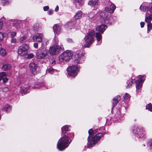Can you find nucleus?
I'll list each match as a JSON object with an SVG mask.
<instances>
[{"instance_id": "1", "label": "nucleus", "mask_w": 152, "mask_h": 152, "mask_svg": "<svg viewBox=\"0 0 152 152\" xmlns=\"http://www.w3.org/2000/svg\"><path fill=\"white\" fill-rule=\"evenodd\" d=\"M88 132L89 136L88 138V145L91 147H93L103 136L102 133H98L94 137H93L92 136L94 134V132L92 129H89Z\"/></svg>"}, {"instance_id": "2", "label": "nucleus", "mask_w": 152, "mask_h": 152, "mask_svg": "<svg viewBox=\"0 0 152 152\" xmlns=\"http://www.w3.org/2000/svg\"><path fill=\"white\" fill-rule=\"evenodd\" d=\"M71 142L69 138L64 135L59 140L57 144V147L60 151L64 150L69 146Z\"/></svg>"}, {"instance_id": "3", "label": "nucleus", "mask_w": 152, "mask_h": 152, "mask_svg": "<svg viewBox=\"0 0 152 152\" xmlns=\"http://www.w3.org/2000/svg\"><path fill=\"white\" fill-rule=\"evenodd\" d=\"M95 33V31L92 30L89 32L84 38L85 43L84 45L85 48H88L94 41V35Z\"/></svg>"}, {"instance_id": "4", "label": "nucleus", "mask_w": 152, "mask_h": 152, "mask_svg": "<svg viewBox=\"0 0 152 152\" xmlns=\"http://www.w3.org/2000/svg\"><path fill=\"white\" fill-rule=\"evenodd\" d=\"M48 50L45 48H40L38 49L36 55V58L38 59H42L44 58L48 55Z\"/></svg>"}, {"instance_id": "5", "label": "nucleus", "mask_w": 152, "mask_h": 152, "mask_svg": "<svg viewBox=\"0 0 152 152\" xmlns=\"http://www.w3.org/2000/svg\"><path fill=\"white\" fill-rule=\"evenodd\" d=\"M72 54L70 52L67 51L64 52L59 56V60L61 62L68 61L72 58Z\"/></svg>"}, {"instance_id": "6", "label": "nucleus", "mask_w": 152, "mask_h": 152, "mask_svg": "<svg viewBox=\"0 0 152 152\" xmlns=\"http://www.w3.org/2000/svg\"><path fill=\"white\" fill-rule=\"evenodd\" d=\"M75 63L81 64L84 62L85 57L80 51H77L76 52L75 54Z\"/></svg>"}, {"instance_id": "7", "label": "nucleus", "mask_w": 152, "mask_h": 152, "mask_svg": "<svg viewBox=\"0 0 152 152\" xmlns=\"http://www.w3.org/2000/svg\"><path fill=\"white\" fill-rule=\"evenodd\" d=\"M78 70L77 67L75 65L70 66L67 69L68 75L73 77L77 75Z\"/></svg>"}, {"instance_id": "8", "label": "nucleus", "mask_w": 152, "mask_h": 152, "mask_svg": "<svg viewBox=\"0 0 152 152\" xmlns=\"http://www.w3.org/2000/svg\"><path fill=\"white\" fill-rule=\"evenodd\" d=\"M28 49L29 47L27 44H23L19 47L18 50V53L21 56L26 55L28 53Z\"/></svg>"}, {"instance_id": "9", "label": "nucleus", "mask_w": 152, "mask_h": 152, "mask_svg": "<svg viewBox=\"0 0 152 152\" xmlns=\"http://www.w3.org/2000/svg\"><path fill=\"white\" fill-rule=\"evenodd\" d=\"M63 48L62 45H54L50 48L49 52L51 55H55L58 54L59 51L62 50Z\"/></svg>"}, {"instance_id": "10", "label": "nucleus", "mask_w": 152, "mask_h": 152, "mask_svg": "<svg viewBox=\"0 0 152 152\" xmlns=\"http://www.w3.org/2000/svg\"><path fill=\"white\" fill-rule=\"evenodd\" d=\"M109 12L105 10L104 12L101 13L100 16L101 18V19L102 20L104 21L105 23H108L109 22V20L110 18V14H109Z\"/></svg>"}, {"instance_id": "11", "label": "nucleus", "mask_w": 152, "mask_h": 152, "mask_svg": "<svg viewBox=\"0 0 152 152\" xmlns=\"http://www.w3.org/2000/svg\"><path fill=\"white\" fill-rule=\"evenodd\" d=\"M132 131L137 137H144V132L143 129L139 128L137 126H134Z\"/></svg>"}, {"instance_id": "12", "label": "nucleus", "mask_w": 152, "mask_h": 152, "mask_svg": "<svg viewBox=\"0 0 152 152\" xmlns=\"http://www.w3.org/2000/svg\"><path fill=\"white\" fill-rule=\"evenodd\" d=\"M43 34L37 33L35 34L33 37V40L34 42H41L42 41Z\"/></svg>"}, {"instance_id": "13", "label": "nucleus", "mask_w": 152, "mask_h": 152, "mask_svg": "<svg viewBox=\"0 0 152 152\" xmlns=\"http://www.w3.org/2000/svg\"><path fill=\"white\" fill-rule=\"evenodd\" d=\"M145 76H143L140 78L136 82V86L137 89H139L141 88L142 86V83L145 80Z\"/></svg>"}, {"instance_id": "14", "label": "nucleus", "mask_w": 152, "mask_h": 152, "mask_svg": "<svg viewBox=\"0 0 152 152\" xmlns=\"http://www.w3.org/2000/svg\"><path fill=\"white\" fill-rule=\"evenodd\" d=\"M38 66L37 64L34 62L31 63L30 65V69L34 74H37V69Z\"/></svg>"}, {"instance_id": "15", "label": "nucleus", "mask_w": 152, "mask_h": 152, "mask_svg": "<svg viewBox=\"0 0 152 152\" xmlns=\"http://www.w3.org/2000/svg\"><path fill=\"white\" fill-rule=\"evenodd\" d=\"M53 29L55 34L59 35L61 32V26L58 24H55L53 26Z\"/></svg>"}, {"instance_id": "16", "label": "nucleus", "mask_w": 152, "mask_h": 152, "mask_svg": "<svg viewBox=\"0 0 152 152\" xmlns=\"http://www.w3.org/2000/svg\"><path fill=\"white\" fill-rule=\"evenodd\" d=\"M107 28V27L106 25L102 24L97 27L96 28V30L97 31L103 33Z\"/></svg>"}, {"instance_id": "17", "label": "nucleus", "mask_w": 152, "mask_h": 152, "mask_svg": "<svg viewBox=\"0 0 152 152\" xmlns=\"http://www.w3.org/2000/svg\"><path fill=\"white\" fill-rule=\"evenodd\" d=\"M75 23V21L71 20L67 22L65 25V26L67 30L72 29L73 27V26Z\"/></svg>"}, {"instance_id": "18", "label": "nucleus", "mask_w": 152, "mask_h": 152, "mask_svg": "<svg viewBox=\"0 0 152 152\" xmlns=\"http://www.w3.org/2000/svg\"><path fill=\"white\" fill-rule=\"evenodd\" d=\"M115 8L116 7L114 4H112L110 5V8L106 7H105V10L109 11L110 13L111 12L112 13L114 12Z\"/></svg>"}, {"instance_id": "19", "label": "nucleus", "mask_w": 152, "mask_h": 152, "mask_svg": "<svg viewBox=\"0 0 152 152\" xmlns=\"http://www.w3.org/2000/svg\"><path fill=\"white\" fill-rule=\"evenodd\" d=\"M121 97L120 96H117L115 98L113 99V105L112 110L113 108L117 104V103L120 100Z\"/></svg>"}, {"instance_id": "20", "label": "nucleus", "mask_w": 152, "mask_h": 152, "mask_svg": "<svg viewBox=\"0 0 152 152\" xmlns=\"http://www.w3.org/2000/svg\"><path fill=\"white\" fill-rule=\"evenodd\" d=\"M148 12H147L145 14L146 17L145 21L147 23H150L152 20V15L150 14L148 16Z\"/></svg>"}, {"instance_id": "21", "label": "nucleus", "mask_w": 152, "mask_h": 152, "mask_svg": "<svg viewBox=\"0 0 152 152\" xmlns=\"http://www.w3.org/2000/svg\"><path fill=\"white\" fill-rule=\"evenodd\" d=\"M12 24L17 29L20 28L21 27V24L19 21H15L12 23Z\"/></svg>"}, {"instance_id": "22", "label": "nucleus", "mask_w": 152, "mask_h": 152, "mask_svg": "<svg viewBox=\"0 0 152 152\" xmlns=\"http://www.w3.org/2000/svg\"><path fill=\"white\" fill-rule=\"evenodd\" d=\"M150 7V6L148 5L142 6V5L140 7V9L142 11L145 12L149 9Z\"/></svg>"}, {"instance_id": "23", "label": "nucleus", "mask_w": 152, "mask_h": 152, "mask_svg": "<svg viewBox=\"0 0 152 152\" xmlns=\"http://www.w3.org/2000/svg\"><path fill=\"white\" fill-rule=\"evenodd\" d=\"M82 12L80 11H79L76 12L74 17L75 19H78L80 18L82 16Z\"/></svg>"}, {"instance_id": "24", "label": "nucleus", "mask_w": 152, "mask_h": 152, "mask_svg": "<svg viewBox=\"0 0 152 152\" xmlns=\"http://www.w3.org/2000/svg\"><path fill=\"white\" fill-rule=\"evenodd\" d=\"M69 126L65 125L61 128V132L62 134H65L67 131H69Z\"/></svg>"}, {"instance_id": "25", "label": "nucleus", "mask_w": 152, "mask_h": 152, "mask_svg": "<svg viewBox=\"0 0 152 152\" xmlns=\"http://www.w3.org/2000/svg\"><path fill=\"white\" fill-rule=\"evenodd\" d=\"M3 25V22L0 20V30L1 29ZM4 37V33L2 32H0V41L2 40Z\"/></svg>"}, {"instance_id": "26", "label": "nucleus", "mask_w": 152, "mask_h": 152, "mask_svg": "<svg viewBox=\"0 0 152 152\" xmlns=\"http://www.w3.org/2000/svg\"><path fill=\"white\" fill-rule=\"evenodd\" d=\"M98 0H91L89 1L88 4L91 6H94L97 3Z\"/></svg>"}, {"instance_id": "27", "label": "nucleus", "mask_w": 152, "mask_h": 152, "mask_svg": "<svg viewBox=\"0 0 152 152\" xmlns=\"http://www.w3.org/2000/svg\"><path fill=\"white\" fill-rule=\"evenodd\" d=\"M11 106L10 105L7 104L5 105L4 108L3 110L6 111L7 112H9L10 110H11Z\"/></svg>"}, {"instance_id": "28", "label": "nucleus", "mask_w": 152, "mask_h": 152, "mask_svg": "<svg viewBox=\"0 0 152 152\" xmlns=\"http://www.w3.org/2000/svg\"><path fill=\"white\" fill-rule=\"evenodd\" d=\"M96 37L97 41H99L102 38V35L99 33L97 32L96 33Z\"/></svg>"}, {"instance_id": "29", "label": "nucleus", "mask_w": 152, "mask_h": 152, "mask_svg": "<svg viewBox=\"0 0 152 152\" xmlns=\"http://www.w3.org/2000/svg\"><path fill=\"white\" fill-rule=\"evenodd\" d=\"M7 52L3 48L1 49L0 51V54L3 56H5Z\"/></svg>"}, {"instance_id": "30", "label": "nucleus", "mask_w": 152, "mask_h": 152, "mask_svg": "<svg viewBox=\"0 0 152 152\" xmlns=\"http://www.w3.org/2000/svg\"><path fill=\"white\" fill-rule=\"evenodd\" d=\"M10 64L4 65L3 66L2 69L4 70H7L10 68Z\"/></svg>"}, {"instance_id": "31", "label": "nucleus", "mask_w": 152, "mask_h": 152, "mask_svg": "<svg viewBox=\"0 0 152 152\" xmlns=\"http://www.w3.org/2000/svg\"><path fill=\"white\" fill-rule=\"evenodd\" d=\"M30 87L29 86H28L27 87H26L25 89H22L21 90V92L22 94H26L27 92L28 89H29Z\"/></svg>"}, {"instance_id": "32", "label": "nucleus", "mask_w": 152, "mask_h": 152, "mask_svg": "<svg viewBox=\"0 0 152 152\" xmlns=\"http://www.w3.org/2000/svg\"><path fill=\"white\" fill-rule=\"evenodd\" d=\"M146 109L152 112V104L150 103L148 104L146 106Z\"/></svg>"}, {"instance_id": "33", "label": "nucleus", "mask_w": 152, "mask_h": 152, "mask_svg": "<svg viewBox=\"0 0 152 152\" xmlns=\"http://www.w3.org/2000/svg\"><path fill=\"white\" fill-rule=\"evenodd\" d=\"M55 69L52 67H50L49 69H48L47 71L48 72L50 73V74H52L53 72H54Z\"/></svg>"}, {"instance_id": "34", "label": "nucleus", "mask_w": 152, "mask_h": 152, "mask_svg": "<svg viewBox=\"0 0 152 152\" xmlns=\"http://www.w3.org/2000/svg\"><path fill=\"white\" fill-rule=\"evenodd\" d=\"M6 76V74L4 72L0 73V81L1 80L3 77Z\"/></svg>"}, {"instance_id": "35", "label": "nucleus", "mask_w": 152, "mask_h": 152, "mask_svg": "<svg viewBox=\"0 0 152 152\" xmlns=\"http://www.w3.org/2000/svg\"><path fill=\"white\" fill-rule=\"evenodd\" d=\"M10 37L11 38H15L14 37L16 36V33L12 31V32H11L10 33Z\"/></svg>"}, {"instance_id": "36", "label": "nucleus", "mask_w": 152, "mask_h": 152, "mask_svg": "<svg viewBox=\"0 0 152 152\" xmlns=\"http://www.w3.org/2000/svg\"><path fill=\"white\" fill-rule=\"evenodd\" d=\"M148 25V31H150L152 29V24L151 23H147Z\"/></svg>"}, {"instance_id": "37", "label": "nucleus", "mask_w": 152, "mask_h": 152, "mask_svg": "<svg viewBox=\"0 0 152 152\" xmlns=\"http://www.w3.org/2000/svg\"><path fill=\"white\" fill-rule=\"evenodd\" d=\"M2 91L4 93H7L9 91V89L7 87H5L3 88H2Z\"/></svg>"}, {"instance_id": "38", "label": "nucleus", "mask_w": 152, "mask_h": 152, "mask_svg": "<svg viewBox=\"0 0 152 152\" xmlns=\"http://www.w3.org/2000/svg\"><path fill=\"white\" fill-rule=\"evenodd\" d=\"M53 42L54 44H57L58 43V38L55 37L53 40Z\"/></svg>"}, {"instance_id": "39", "label": "nucleus", "mask_w": 152, "mask_h": 152, "mask_svg": "<svg viewBox=\"0 0 152 152\" xmlns=\"http://www.w3.org/2000/svg\"><path fill=\"white\" fill-rule=\"evenodd\" d=\"M94 16V14L93 12H91L89 13L88 17L90 18H92Z\"/></svg>"}, {"instance_id": "40", "label": "nucleus", "mask_w": 152, "mask_h": 152, "mask_svg": "<svg viewBox=\"0 0 152 152\" xmlns=\"http://www.w3.org/2000/svg\"><path fill=\"white\" fill-rule=\"evenodd\" d=\"M130 96L129 94L127 93H126L125 94V95L124 96V99H128L130 98Z\"/></svg>"}, {"instance_id": "41", "label": "nucleus", "mask_w": 152, "mask_h": 152, "mask_svg": "<svg viewBox=\"0 0 152 152\" xmlns=\"http://www.w3.org/2000/svg\"><path fill=\"white\" fill-rule=\"evenodd\" d=\"M2 79H3V82L4 83H6L8 81V79L5 76L3 77Z\"/></svg>"}, {"instance_id": "42", "label": "nucleus", "mask_w": 152, "mask_h": 152, "mask_svg": "<svg viewBox=\"0 0 152 152\" xmlns=\"http://www.w3.org/2000/svg\"><path fill=\"white\" fill-rule=\"evenodd\" d=\"M34 56V55L32 53L29 54L27 56V57L28 58H31Z\"/></svg>"}, {"instance_id": "43", "label": "nucleus", "mask_w": 152, "mask_h": 152, "mask_svg": "<svg viewBox=\"0 0 152 152\" xmlns=\"http://www.w3.org/2000/svg\"><path fill=\"white\" fill-rule=\"evenodd\" d=\"M26 39V37L25 36H23L21 37L19 39V41L20 42H22Z\"/></svg>"}, {"instance_id": "44", "label": "nucleus", "mask_w": 152, "mask_h": 152, "mask_svg": "<svg viewBox=\"0 0 152 152\" xmlns=\"http://www.w3.org/2000/svg\"><path fill=\"white\" fill-rule=\"evenodd\" d=\"M11 41L12 43H15L17 42V39L15 38H11Z\"/></svg>"}, {"instance_id": "45", "label": "nucleus", "mask_w": 152, "mask_h": 152, "mask_svg": "<svg viewBox=\"0 0 152 152\" xmlns=\"http://www.w3.org/2000/svg\"><path fill=\"white\" fill-rule=\"evenodd\" d=\"M133 82L132 81L129 82V84L127 85L126 86L127 88H129L132 87Z\"/></svg>"}, {"instance_id": "46", "label": "nucleus", "mask_w": 152, "mask_h": 152, "mask_svg": "<svg viewBox=\"0 0 152 152\" xmlns=\"http://www.w3.org/2000/svg\"><path fill=\"white\" fill-rule=\"evenodd\" d=\"M49 8V7L48 6H45L43 7V10L45 11L47 10Z\"/></svg>"}, {"instance_id": "47", "label": "nucleus", "mask_w": 152, "mask_h": 152, "mask_svg": "<svg viewBox=\"0 0 152 152\" xmlns=\"http://www.w3.org/2000/svg\"><path fill=\"white\" fill-rule=\"evenodd\" d=\"M144 25L145 23L144 22H142L140 23L141 27L142 28H143L144 26Z\"/></svg>"}, {"instance_id": "48", "label": "nucleus", "mask_w": 152, "mask_h": 152, "mask_svg": "<svg viewBox=\"0 0 152 152\" xmlns=\"http://www.w3.org/2000/svg\"><path fill=\"white\" fill-rule=\"evenodd\" d=\"M34 47L37 48H38V44L37 43H34Z\"/></svg>"}, {"instance_id": "49", "label": "nucleus", "mask_w": 152, "mask_h": 152, "mask_svg": "<svg viewBox=\"0 0 152 152\" xmlns=\"http://www.w3.org/2000/svg\"><path fill=\"white\" fill-rule=\"evenodd\" d=\"M53 11L52 10H50L48 12V14L50 15H51L53 13Z\"/></svg>"}, {"instance_id": "50", "label": "nucleus", "mask_w": 152, "mask_h": 152, "mask_svg": "<svg viewBox=\"0 0 152 152\" xmlns=\"http://www.w3.org/2000/svg\"><path fill=\"white\" fill-rule=\"evenodd\" d=\"M67 41L69 42H73L72 40L70 39H67Z\"/></svg>"}, {"instance_id": "51", "label": "nucleus", "mask_w": 152, "mask_h": 152, "mask_svg": "<svg viewBox=\"0 0 152 152\" xmlns=\"http://www.w3.org/2000/svg\"><path fill=\"white\" fill-rule=\"evenodd\" d=\"M34 30L36 31H38V27L37 26H34Z\"/></svg>"}, {"instance_id": "52", "label": "nucleus", "mask_w": 152, "mask_h": 152, "mask_svg": "<svg viewBox=\"0 0 152 152\" xmlns=\"http://www.w3.org/2000/svg\"><path fill=\"white\" fill-rule=\"evenodd\" d=\"M58 8H59V7H58V6H57L55 8V11H56V12H57L58 11Z\"/></svg>"}, {"instance_id": "53", "label": "nucleus", "mask_w": 152, "mask_h": 152, "mask_svg": "<svg viewBox=\"0 0 152 152\" xmlns=\"http://www.w3.org/2000/svg\"><path fill=\"white\" fill-rule=\"evenodd\" d=\"M82 0H74V2H79L81 1Z\"/></svg>"}, {"instance_id": "54", "label": "nucleus", "mask_w": 152, "mask_h": 152, "mask_svg": "<svg viewBox=\"0 0 152 152\" xmlns=\"http://www.w3.org/2000/svg\"><path fill=\"white\" fill-rule=\"evenodd\" d=\"M7 0H1V2L3 3H5L7 2Z\"/></svg>"}, {"instance_id": "55", "label": "nucleus", "mask_w": 152, "mask_h": 152, "mask_svg": "<svg viewBox=\"0 0 152 152\" xmlns=\"http://www.w3.org/2000/svg\"><path fill=\"white\" fill-rule=\"evenodd\" d=\"M150 148L151 149H152V140L150 142Z\"/></svg>"}, {"instance_id": "56", "label": "nucleus", "mask_w": 152, "mask_h": 152, "mask_svg": "<svg viewBox=\"0 0 152 152\" xmlns=\"http://www.w3.org/2000/svg\"><path fill=\"white\" fill-rule=\"evenodd\" d=\"M55 63H56V61H54L52 63V64H55Z\"/></svg>"}, {"instance_id": "57", "label": "nucleus", "mask_w": 152, "mask_h": 152, "mask_svg": "<svg viewBox=\"0 0 152 152\" xmlns=\"http://www.w3.org/2000/svg\"><path fill=\"white\" fill-rule=\"evenodd\" d=\"M1 119V116L0 115V120Z\"/></svg>"}]
</instances>
